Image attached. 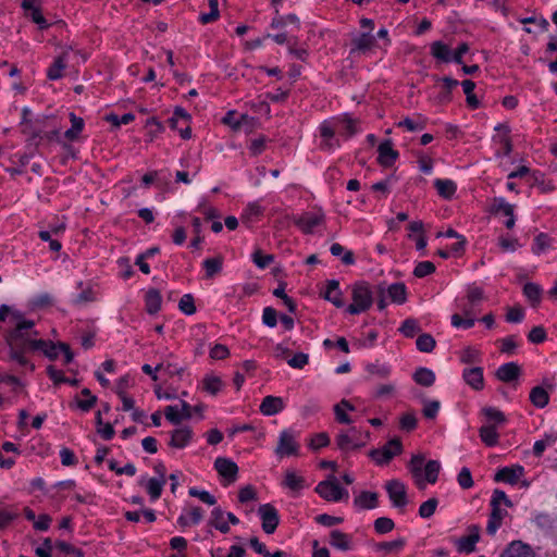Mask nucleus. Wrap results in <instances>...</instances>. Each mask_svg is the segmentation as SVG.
Wrapping results in <instances>:
<instances>
[{
    "label": "nucleus",
    "mask_w": 557,
    "mask_h": 557,
    "mask_svg": "<svg viewBox=\"0 0 557 557\" xmlns=\"http://www.w3.org/2000/svg\"><path fill=\"white\" fill-rule=\"evenodd\" d=\"M434 187L444 199H451L457 190V185L451 180L437 178L434 181Z\"/></svg>",
    "instance_id": "nucleus-31"
},
{
    "label": "nucleus",
    "mask_w": 557,
    "mask_h": 557,
    "mask_svg": "<svg viewBox=\"0 0 557 557\" xmlns=\"http://www.w3.org/2000/svg\"><path fill=\"white\" fill-rule=\"evenodd\" d=\"M524 474V468L520 465L504 467L494 474V481L506 485H516Z\"/></svg>",
    "instance_id": "nucleus-10"
},
{
    "label": "nucleus",
    "mask_w": 557,
    "mask_h": 557,
    "mask_svg": "<svg viewBox=\"0 0 557 557\" xmlns=\"http://www.w3.org/2000/svg\"><path fill=\"white\" fill-rule=\"evenodd\" d=\"M385 294L392 302L403 305L407 300V288L404 283H393L385 286Z\"/></svg>",
    "instance_id": "nucleus-26"
},
{
    "label": "nucleus",
    "mask_w": 557,
    "mask_h": 557,
    "mask_svg": "<svg viewBox=\"0 0 557 557\" xmlns=\"http://www.w3.org/2000/svg\"><path fill=\"white\" fill-rule=\"evenodd\" d=\"M193 432L188 428L176 429L172 432L170 446L184 448L191 440Z\"/></svg>",
    "instance_id": "nucleus-30"
},
{
    "label": "nucleus",
    "mask_w": 557,
    "mask_h": 557,
    "mask_svg": "<svg viewBox=\"0 0 557 557\" xmlns=\"http://www.w3.org/2000/svg\"><path fill=\"white\" fill-rule=\"evenodd\" d=\"M438 505V500L435 497L429 498L426 502L422 503L419 508V515L421 518H430L434 515L436 507Z\"/></svg>",
    "instance_id": "nucleus-61"
},
{
    "label": "nucleus",
    "mask_w": 557,
    "mask_h": 557,
    "mask_svg": "<svg viewBox=\"0 0 557 557\" xmlns=\"http://www.w3.org/2000/svg\"><path fill=\"white\" fill-rule=\"evenodd\" d=\"M412 379L417 384L430 387L435 382V373L431 369L420 367L414 371Z\"/></svg>",
    "instance_id": "nucleus-34"
},
{
    "label": "nucleus",
    "mask_w": 557,
    "mask_h": 557,
    "mask_svg": "<svg viewBox=\"0 0 557 557\" xmlns=\"http://www.w3.org/2000/svg\"><path fill=\"white\" fill-rule=\"evenodd\" d=\"M203 517V510L200 507H190L185 515L180 516L177 522L182 527L198 524Z\"/></svg>",
    "instance_id": "nucleus-33"
},
{
    "label": "nucleus",
    "mask_w": 557,
    "mask_h": 557,
    "mask_svg": "<svg viewBox=\"0 0 557 557\" xmlns=\"http://www.w3.org/2000/svg\"><path fill=\"white\" fill-rule=\"evenodd\" d=\"M10 323L13 324L12 329L5 335V342L10 349V358L22 367L29 366L34 370V364L29 363L26 355L33 352L36 342L39 338V333L35 330V321L28 320L24 313L14 310L10 317Z\"/></svg>",
    "instance_id": "nucleus-1"
},
{
    "label": "nucleus",
    "mask_w": 557,
    "mask_h": 557,
    "mask_svg": "<svg viewBox=\"0 0 557 557\" xmlns=\"http://www.w3.org/2000/svg\"><path fill=\"white\" fill-rule=\"evenodd\" d=\"M82 395L85 396V399H76L77 407L87 412L89 411L97 403V397L91 394L89 388H83Z\"/></svg>",
    "instance_id": "nucleus-53"
},
{
    "label": "nucleus",
    "mask_w": 557,
    "mask_h": 557,
    "mask_svg": "<svg viewBox=\"0 0 557 557\" xmlns=\"http://www.w3.org/2000/svg\"><path fill=\"white\" fill-rule=\"evenodd\" d=\"M375 46V36L370 32H363L351 39L350 52L366 53Z\"/></svg>",
    "instance_id": "nucleus-18"
},
{
    "label": "nucleus",
    "mask_w": 557,
    "mask_h": 557,
    "mask_svg": "<svg viewBox=\"0 0 557 557\" xmlns=\"http://www.w3.org/2000/svg\"><path fill=\"white\" fill-rule=\"evenodd\" d=\"M370 457L376 465L380 466L388 463L394 458L393 454H391L389 450L385 449L384 447L371 450Z\"/></svg>",
    "instance_id": "nucleus-59"
},
{
    "label": "nucleus",
    "mask_w": 557,
    "mask_h": 557,
    "mask_svg": "<svg viewBox=\"0 0 557 557\" xmlns=\"http://www.w3.org/2000/svg\"><path fill=\"white\" fill-rule=\"evenodd\" d=\"M494 129L498 132V134L494 135L492 140L499 145V149L495 152L496 157H508L512 152L513 147L510 138L509 125L499 123L494 127Z\"/></svg>",
    "instance_id": "nucleus-8"
},
{
    "label": "nucleus",
    "mask_w": 557,
    "mask_h": 557,
    "mask_svg": "<svg viewBox=\"0 0 557 557\" xmlns=\"http://www.w3.org/2000/svg\"><path fill=\"white\" fill-rule=\"evenodd\" d=\"M209 13H201L199 15V22L203 25L212 23L220 17L219 2L218 0H209Z\"/></svg>",
    "instance_id": "nucleus-52"
},
{
    "label": "nucleus",
    "mask_w": 557,
    "mask_h": 557,
    "mask_svg": "<svg viewBox=\"0 0 557 557\" xmlns=\"http://www.w3.org/2000/svg\"><path fill=\"white\" fill-rule=\"evenodd\" d=\"M441 463L437 460H426L422 455H414L408 463V471L413 483L419 486L433 485L436 483Z\"/></svg>",
    "instance_id": "nucleus-3"
},
{
    "label": "nucleus",
    "mask_w": 557,
    "mask_h": 557,
    "mask_svg": "<svg viewBox=\"0 0 557 557\" xmlns=\"http://www.w3.org/2000/svg\"><path fill=\"white\" fill-rule=\"evenodd\" d=\"M258 513L262 520V530L267 534L274 533L280 523L277 510L272 505L264 504L259 507Z\"/></svg>",
    "instance_id": "nucleus-12"
},
{
    "label": "nucleus",
    "mask_w": 557,
    "mask_h": 557,
    "mask_svg": "<svg viewBox=\"0 0 557 557\" xmlns=\"http://www.w3.org/2000/svg\"><path fill=\"white\" fill-rule=\"evenodd\" d=\"M431 53L437 60L446 63L451 62V51L449 47L442 41H434L431 45Z\"/></svg>",
    "instance_id": "nucleus-40"
},
{
    "label": "nucleus",
    "mask_w": 557,
    "mask_h": 557,
    "mask_svg": "<svg viewBox=\"0 0 557 557\" xmlns=\"http://www.w3.org/2000/svg\"><path fill=\"white\" fill-rule=\"evenodd\" d=\"M524 296L533 304H539L541 300L542 288L535 283H527L523 287Z\"/></svg>",
    "instance_id": "nucleus-55"
},
{
    "label": "nucleus",
    "mask_w": 557,
    "mask_h": 557,
    "mask_svg": "<svg viewBox=\"0 0 557 557\" xmlns=\"http://www.w3.org/2000/svg\"><path fill=\"white\" fill-rule=\"evenodd\" d=\"M70 120H71L72 126L64 133V137L70 141H74V140L78 139L79 134L82 133L85 123L82 117L76 116L73 112L70 113Z\"/></svg>",
    "instance_id": "nucleus-39"
},
{
    "label": "nucleus",
    "mask_w": 557,
    "mask_h": 557,
    "mask_svg": "<svg viewBox=\"0 0 557 557\" xmlns=\"http://www.w3.org/2000/svg\"><path fill=\"white\" fill-rule=\"evenodd\" d=\"M531 404L536 408H544L549 403V394L542 386H534L529 395Z\"/></svg>",
    "instance_id": "nucleus-32"
},
{
    "label": "nucleus",
    "mask_w": 557,
    "mask_h": 557,
    "mask_svg": "<svg viewBox=\"0 0 557 557\" xmlns=\"http://www.w3.org/2000/svg\"><path fill=\"white\" fill-rule=\"evenodd\" d=\"M173 115L177 117L180 121H183L185 127H181L180 135L183 139H189L191 137V128H190V120L191 116L187 111L181 107H176L174 109Z\"/></svg>",
    "instance_id": "nucleus-37"
},
{
    "label": "nucleus",
    "mask_w": 557,
    "mask_h": 557,
    "mask_svg": "<svg viewBox=\"0 0 557 557\" xmlns=\"http://www.w3.org/2000/svg\"><path fill=\"white\" fill-rule=\"evenodd\" d=\"M224 512L220 507H215L211 512V523L214 525L215 529H218L223 534H226L230 532L228 524L223 520Z\"/></svg>",
    "instance_id": "nucleus-50"
},
{
    "label": "nucleus",
    "mask_w": 557,
    "mask_h": 557,
    "mask_svg": "<svg viewBox=\"0 0 557 557\" xmlns=\"http://www.w3.org/2000/svg\"><path fill=\"white\" fill-rule=\"evenodd\" d=\"M77 288L81 289V292L72 300V304L74 306L79 307L88 302L96 301V293L90 284H84V282H78Z\"/></svg>",
    "instance_id": "nucleus-23"
},
{
    "label": "nucleus",
    "mask_w": 557,
    "mask_h": 557,
    "mask_svg": "<svg viewBox=\"0 0 557 557\" xmlns=\"http://www.w3.org/2000/svg\"><path fill=\"white\" fill-rule=\"evenodd\" d=\"M321 144L320 148L324 151H333L341 146L339 140L335 137L337 133H342L337 126L336 119L325 120L319 126Z\"/></svg>",
    "instance_id": "nucleus-5"
},
{
    "label": "nucleus",
    "mask_w": 557,
    "mask_h": 557,
    "mask_svg": "<svg viewBox=\"0 0 557 557\" xmlns=\"http://www.w3.org/2000/svg\"><path fill=\"white\" fill-rule=\"evenodd\" d=\"M482 413L487 420L486 424L503 425L507 422V418L503 411L495 407H485L482 409Z\"/></svg>",
    "instance_id": "nucleus-38"
},
{
    "label": "nucleus",
    "mask_w": 557,
    "mask_h": 557,
    "mask_svg": "<svg viewBox=\"0 0 557 557\" xmlns=\"http://www.w3.org/2000/svg\"><path fill=\"white\" fill-rule=\"evenodd\" d=\"M416 346L422 352H431L436 346V341L431 334L424 333L417 338Z\"/></svg>",
    "instance_id": "nucleus-51"
},
{
    "label": "nucleus",
    "mask_w": 557,
    "mask_h": 557,
    "mask_svg": "<svg viewBox=\"0 0 557 557\" xmlns=\"http://www.w3.org/2000/svg\"><path fill=\"white\" fill-rule=\"evenodd\" d=\"M222 257L208 258L202 262L206 271V278H212L222 271Z\"/></svg>",
    "instance_id": "nucleus-42"
},
{
    "label": "nucleus",
    "mask_w": 557,
    "mask_h": 557,
    "mask_svg": "<svg viewBox=\"0 0 557 557\" xmlns=\"http://www.w3.org/2000/svg\"><path fill=\"white\" fill-rule=\"evenodd\" d=\"M180 310L187 314L191 315L196 312L195 299L191 294H185L181 297L178 301Z\"/></svg>",
    "instance_id": "nucleus-58"
},
{
    "label": "nucleus",
    "mask_w": 557,
    "mask_h": 557,
    "mask_svg": "<svg viewBox=\"0 0 557 557\" xmlns=\"http://www.w3.org/2000/svg\"><path fill=\"white\" fill-rule=\"evenodd\" d=\"M355 505L360 509H372L377 506V494L363 491L355 498Z\"/></svg>",
    "instance_id": "nucleus-36"
},
{
    "label": "nucleus",
    "mask_w": 557,
    "mask_h": 557,
    "mask_svg": "<svg viewBox=\"0 0 557 557\" xmlns=\"http://www.w3.org/2000/svg\"><path fill=\"white\" fill-rule=\"evenodd\" d=\"M162 297L158 289L151 288L146 293L145 306L149 314H156L161 309Z\"/></svg>",
    "instance_id": "nucleus-29"
},
{
    "label": "nucleus",
    "mask_w": 557,
    "mask_h": 557,
    "mask_svg": "<svg viewBox=\"0 0 557 557\" xmlns=\"http://www.w3.org/2000/svg\"><path fill=\"white\" fill-rule=\"evenodd\" d=\"M406 541L401 537L391 541V542H381L376 544L377 550H384L385 553L399 552L405 546Z\"/></svg>",
    "instance_id": "nucleus-60"
},
{
    "label": "nucleus",
    "mask_w": 557,
    "mask_h": 557,
    "mask_svg": "<svg viewBox=\"0 0 557 557\" xmlns=\"http://www.w3.org/2000/svg\"><path fill=\"white\" fill-rule=\"evenodd\" d=\"M47 374L50 377V380L53 381L54 384L67 383L73 386H76L78 384V381L76 379L66 377L61 370L55 369L53 366L47 367Z\"/></svg>",
    "instance_id": "nucleus-46"
},
{
    "label": "nucleus",
    "mask_w": 557,
    "mask_h": 557,
    "mask_svg": "<svg viewBox=\"0 0 557 557\" xmlns=\"http://www.w3.org/2000/svg\"><path fill=\"white\" fill-rule=\"evenodd\" d=\"M18 517V511L10 505L0 503V529H4Z\"/></svg>",
    "instance_id": "nucleus-43"
},
{
    "label": "nucleus",
    "mask_w": 557,
    "mask_h": 557,
    "mask_svg": "<svg viewBox=\"0 0 557 557\" xmlns=\"http://www.w3.org/2000/svg\"><path fill=\"white\" fill-rule=\"evenodd\" d=\"M552 246V238L546 233H540L534 238L532 250L535 255H540Z\"/></svg>",
    "instance_id": "nucleus-54"
},
{
    "label": "nucleus",
    "mask_w": 557,
    "mask_h": 557,
    "mask_svg": "<svg viewBox=\"0 0 557 557\" xmlns=\"http://www.w3.org/2000/svg\"><path fill=\"white\" fill-rule=\"evenodd\" d=\"M470 534L462 536L456 541L457 549L460 553H472L475 549V544L480 540V528L478 525H471L469 528Z\"/></svg>",
    "instance_id": "nucleus-16"
},
{
    "label": "nucleus",
    "mask_w": 557,
    "mask_h": 557,
    "mask_svg": "<svg viewBox=\"0 0 557 557\" xmlns=\"http://www.w3.org/2000/svg\"><path fill=\"white\" fill-rule=\"evenodd\" d=\"M465 382L474 391H481L484 387L483 369L481 367L467 368L462 372Z\"/></svg>",
    "instance_id": "nucleus-20"
},
{
    "label": "nucleus",
    "mask_w": 557,
    "mask_h": 557,
    "mask_svg": "<svg viewBox=\"0 0 557 557\" xmlns=\"http://www.w3.org/2000/svg\"><path fill=\"white\" fill-rule=\"evenodd\" d=\"M493 210L496 213H503L505 216L513 214L515 207L507 202L504 198H495L493 203Z\"/></svg>",
    "instance_id": "nucleus-63"
},
{
    "label": "nucleus",
    "mask_w": 557,
    "mask_h": 557,
    "mask_svg": "<svg viewBox=\"0 0 557 557\" xmlns=\"http://www.w3.org/2000/svg\"><path fill=\"white\" fill-rule=\"evenodd\" d=\"M319 495L327 502H347L349 499L348 490H315Z\"/></svg>",
    "instance_id": "nucleus-41"
},
{
    "label": "nucleus",
    "mask_w": 557,
    "mask_h": 557,
    "mask_svg": "<svg viewBox=\"0 0 557 557\" xmlns=\"http://www.w3.org/2000/svg\"><path fill=\"white\" fill-rule=\"evenodd\" d=\"M443 82V90L438 95V99L441 102H450L451 101V90L458 86V81L445 76L442 78Z\"/></svg>",
    "instance_id": "nucleus-45"
},
{
    "label": "nucleus",
    "mask_w": 557,
    "mask_h": 557,
    "mask_svg": "<svg viewBox=\"0 0 557 557\" xmlns=\"http://www.w3.org/2000/svg\"><path fill=\"white\" fill-rule=\"evenodd\" d=\"M479 436L487 447L496 446L499 441V434L495 424H483L479 429Z\"/></svg>",
    "instance_id": "nucleus-27"
},
{
    "label": "nucleus",
    "mask_w": 557,
    "mask_h": 557,
    "mask_svg": "<svg viewBox=\"0 0 557 557\" xmlns=\"http://www.w3.org/2000/svg\"><path fill=\"white\" fill-rule=\"evenodd\" d=\"M535 554L529 544L521 541H512L503 552L500 557H534Z\"/></svg>",
    "instance_id": "nucleus-19"
},
{
    "label": "nucleus",
    "mask_w": 557,
    "mask_h": 557,
    "mask_svg": "<svg viewBox=\"0 0 557 557\" xmlns=\"http://www.w3.org/2000/svg\"><path fill=\"white\" fill-rule=\"evenodd\" d=\"M34 351H41L50 360H55L61 351L60 342L58 344L39 338L38 342L34 343Z\"/></svg>",
    "instance_id": "nucleus-25"
},
{
    "label": "nucleus",
    "mask_w": 557,
    "mask_h": 557,
    "mask_svg": "<svg viewBox=\"0 0 557 557\" xmlns=\"http://www.w3.org/2000/svg\"><path fill=\"white\" fill-rule=\"evenodd\" d=\"M435 269L436 268H435L433 262H431V261H421V262H419L416 265V268L413 270V275L416 277H419V278L425 277V276L434 273Z\"/></svg>",
    "instance_id": "nucleus-62"
},
{
    "label": "nucleus",
    "mask_w": 557,
    "mask_h": 557,
    "mask_svg": "<svg viewBox=\"0 0 557 557\" xmlns=\"http://www.w3.org/2000/svg\"><path fill=\"white\" fill-rule=\"evenodd\" d=\"M377 153V162L384 168L392 166L399 156L398 151L393 148V143L389 139L379 145Z\"/></svg>",
    "instance_id": "nucleus-14"
},
{
    "label": "nucleus",
    "mask_w": 557,
    "mask_h": 557,
    "mask_svg": "<svg viewBox=\"0 0 557 557\" xmlns=\"http://www.w3.org/2000/svg\"><path fill=\"white\" fill-rule=\"evenodd\" d=\"M484 299V292L482 287L475 283L468 285L467 287V300L470 305H476Z\"/></svg>",
    "instance_id": "nucleus-56"
},
{
    "label": "nucleus",
    "mask_w": 557,
    "mask_h": 557,
    "mask_svg": "<svg viewBox=\"0 0 557 557\" xmlns=\"http://www.w3.org/2000/svg\"><path fill=\"white\" fill-rule=\"evenodd\" d=\"M502 505L511 507L512 503L507 497L503 490H495L494 495L491 499L492 512L490 518L497 520L499 522L503 521L504 517L507 515V511L506 509L502 508Z\"/></svg>",
    "instance_id": "nucleus-13"
},
{
    "label": "nucleus",
    "mask_w": 557,
    "mask_h": 557,
    "mask_svg": "<svg viewBox=\"0 0 557 557\" xmlns=\"http://www.w3.org/2000/svg\"><path fill=\"white\" fill-rule=\"evenodd\" d=\"M421 331V327L419 325V322L416 319L408 318L406 319L400 327L399 332L408 338H412L416 334H418Z\"/></svg>",
    "instance_id": "nucleus-49"
},
{
    "label": "nucleus",
    "mask_w": 557,
    "mask_h": 557,
    "mask_svg": "<svg viewBox=\"0 0 557 557\" xmlns=\"http://www.w3.org/2000/svg\"><path fill=\"white\" fill-rule=\"evenodd\" d=\"M71 47L66 48L60 55H58L52 64L47 70V77L50 81H58L63 77V71L67 66V57L69 50Z\"/></svg>",
    "instance_id": "nucleus-17"
},
{
    "label": "nucleus",
    "mask_w": 557,
    "mask_h": 557,
    "mask_svg": "<svg viewBox=\"0 0 557 557\" xmlns=\"http://www.w3.org/2000/svg\"><path fill=\"white\" fill-rule=\"evenodd\" d=\"M32 111L28 108L22 110L21 132L27 136V139L35 145L42 141L51 143L59 137L60 129L51 125V120L47 115H40L30 119Z\"/></svg>",
    "instance_id": "nucleus-2"
},
{
    "label": "nucleus",
    "mask_w": 557,
    "mask_h": 557,
    "mask_svg": "<svg viewBox=\"0 0 557 557\" xmlns=\"http://www.w3.org/2000/svg\"><path fill=\"white\" fill-rule=\"evenodd\" d=\"M400 429L406 432H411L417 428L418 421L414 412H406L400 417L399 420Z\"/></svg>",
    "instance_id": "nucleus-64"
},
{
    "label": "nucleus",
    "mask_w": 557,
    "mask_h": 557,
    "mask_svg": "<svg viewBox=\"0 0 557 557\" xmlns=\"http://www.w3.org/2000/svg\"><path fill=\"white\" fill-rule=\"evenodd\" d=\"M264 209L257 202L249 203L240 215L242 222L251 227L253 223L260 220L263 215Z\"/></svg>",
    "instance_id": "nucleus-24"
},
{
    "label": "nucleus",
    "mask_w": 557,
    "mask_h": 557,
    "mask_svg": "<svg viewBox=\"0 0 557 557\" xmlns=\"http://www.w3.org/2000/svg\"><path fill=\"white\" fill-rule=\"evenodd\" d=\"M55 548L65 555V557H84V553L82 549L66 543L63 541L55 543Z\"/></svg>",
    "instance_id": "nucleus-57"
},
{
    "label": "nucleus",
    "mask_w": 557,
    "mask_h": 557,
    "mask_svg": "<svg viewBox=\"0 0 557 557\" xmlns=\"http://www.w3.org/2000/svg\"><path fill=\"white\" fill-rule=\"evenodd\" d=\"M323 297L337 308H342L345 305L343 293L339 289V282L336 280L327 281Z\"/></svg>",
    "instance_id": "nucleus-22"
},
{
    "label": "nucleus",
    "mask_w": 557,
    "mask_h": 557,
    "mask_svg": "<svg viewBox=\"0 0 557 557\" xmlns=\"http://www.w3.org/2000/svg\"><path fill=\"white\" fill-rule=\"evenodd\" d=\"M352 302L346 308L350 314H359L371 308L374 301V292L366 281H359L351 287Z\"/></svg>",
    "instance_id": "nucleus-4"
},
{
    "label": "nucleus",
    "mask_w": 557,
    "mask_h": 557,
    "mask_svg": "<svg viewBox=\"0 0 557 557\" xmlns=\"http://www.w3.org/2000/svg\"><path fill=\"white\" fill-rule=\"evenodd\" d=\"M336 123L339 129L342 131V133H337L341 136L349 138L358 133L357 120H354L348 115L336 119Z\"/></svg>",
    "instance_id": "nucleus-35"
},
{
    "label": "nucleus",
    "mask_w": 557,
    "mask_h": 557,
    "mask_svg": "<svg viewBox=\"0 0 557 557\" xmlns=\"http://www.w3.org/2000/svg\"><path fill=\"white\" fill-rule=\"evenodd\" d=\"M522 373L521 367L516 362H507L502 364L495 373L498 381L511 383L517 381Z\"/></svg>",
    "instance_id": "nucleus-15"
},
{
    "label": "nucleus",
    "mask_w": 557,
    "mask_h": 557,
    "mask_svg": "<svg viewBox=\"0 0 557 557\" xmlns=\"http://www.w3.org/2000/svg\"><path fill=\"white\" fill-rule=\"evenodd\" d=\"M368 437L369 432H366L363 436L359 430L351 428L347 432H341L336 436V445L341 450L349 451L364 446Z\"/></svg>",
    "instance_id": "nucleus-6"
},
{
    "label": "nucleus",
    "mask_w": 557,
    "mask_h": 557,
    "mask_svg": "<svg viewBox=\"0 0 557 557\" xmlns=\"http://www.w3.org/2000/svg\"><path fill=\"white\" fill-rule=\"evenodd\" d=\"M293 222L304 234H312L318 226L325 222V215L321 209L306 211L294 216Z\"/></svg>",
    "instance_id": "nucleus-7"
},
{
    "label": "nucleus",
    "mask_w": 557,
    "mask_h": 557,
    "mask_svg": "<svg viewBox=\"0 0 557 557\" xmlns=\"http://www.w3.org/2000/svg\"><path fill=\"white\" fill-rule=\"evenodd\" d=\"M299 445L290 430H284L280 433L275 454L280 458L298 455Z\"/></svg>",
    "instance_id": "nucleus-9"
},
{
    "label": "nucleus",
    "mask_w": 557,
    "mask_h": 557,
    "mask_svg": "<svg viewBox=\"0 0 557 557\" xmlns=\"http://www.w3.org/2000/svg\"><path fill=\"white\" fill-rule=\"evenodd\" d=\"M202 386L207 393L214 396L221 391L223 382L219 376L206 375L202 380Z\"/></svg>",
    "instance_id": "nucleus-48"
},
{
    "label": "nucleus",
    "mask_w": 557,
    "mask_h": 557,
    "mask_svg": "<svg viewBox=\"0 0 557 557\" xmlns=\"http://www.w3.org/2000/svg\"><path fill=\"white\" fill-rule=\"evenodd\" d=\"M24 15L25 17L29 18L33 23L37 24L40 30L48 29L51 25L44 17L40 5L34 9H29V11H24Z\"/></svg>",
    "instance_id": "nucleus-44"
},
{
    "label": "nucleus",
    "mask_w": 557,
    "mask_h": 557,
    "mask_svg": "<svg viewBox=\"0 0 557 557\" xmlns=\"http://www.w3.org/2000/svg\"><path fill=\"white\" fill-rule=\"evenodd\" d=\"M214 468L223 479L224 485L233 484L236 481L238 467L228 458L219 457L214 461Z\"/></svg>",
    "instance_id": "nucleus-11"
},
{
    "label": "nucleus",
    "mask_w": 557,
    "mask_h": 557,
    "mask_svg": "<svg viewBox=\"0 0 557 557\" xmlns=\"http://www.w3.org/2000/svg\"><path fill=\"white\" fill-rule=\"evenodd\" d=\"M421 401L423 404V408H422L423 417L428 420L435 419L440 411L441 403L438 400H431V399H426V398H422Z\"/></svg>",
    "instance_id": "nucleus-47"
},
{
    "label": "nucleus",
    "mask_w": 557,
    "mask_h": 557,
    "mask_svg": "<svg viewBox=\"0 0 557 557\" xmlns=\"http://www.w3.org/2000/svg\"><path fill=\"white\" fill-rule=\"evenodd\" d=\"M284 401L277 396H265L259 407L260 412L264 416H274L284 409Z\"/></svg>",
    "instance_id": "nucleus-21"
},
{
    "label": "nucleus",
    "mask_w": 557,
    "mask_h": 557,
    "mask_svg": "<svg viewBox=\"0 0 557 557\" xmlns=\"http://www.w3.org/2000/svg\"><path fill=\"white\" fill-rule=\"evenodd\" d=\"M330 545L339 550H349L351 548V536L339 530H333L330 533Z\"/></svg>",
    "instance_id": "nucleus-28"
}]
</instances>
